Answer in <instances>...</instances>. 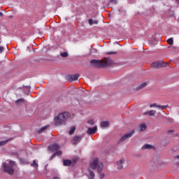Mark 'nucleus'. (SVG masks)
Wrapping results in <instances>:
<instances>
[{"mask_svg":"<svg viewBox=\"0 0 179 179\" xmlns=\"http://www.w3.org/2000/svg\"><path fill=\"white\" fill-rule=\"evenodd\" d=\"M103 163L99 162V159L96 158L94 159L91 163L89 170V179H94V172H93L92 170H96L97 169L98 173H101V170H103Z\"/></svg>","mask_w":179,"mask_h":179,"instance_id":"f257e3e1","label":"nucleus"},{"mask_svg":"<svg viewBox=\"0 0 179 179\" xmlns=\"http://www.w3.org/2000/svg\"><path fill=\"white\" fill-rule=\"evenodd\" d=\"M92 66H96L99 68H105V66H110V65H113L114 60L111 59L110 57L104 58L102 60L92 59L90 61Z\"/></svg>","mask_w":179,"mask_h":179,"instance_id":"f03ea898","label":"nucleus"},{"mask_svg":"<svg viewBox=\"0 0 179 179\" xmlns=\"http://www.w3.org/2000/svg\"><path fill=\"white\" fill-rule=\"evenodd\" d=\"M71 118V113L68 112L61 113L55 117V125H65L66 120Z\"/></svg>","mask_w":179,"mask_h":179,"instance_id":"7ed1b4c3","label":"nucleus"},{"mask_svg":"<svg viewBox=\"0 0 179 179\" xmlns=\"http://www.w3.org/2000/svg\"><path fill=\"white\" fill-rule=\"evenodd\" d=\"M71 118V113L68 112L61 113L55 117V125H65L66 120Z\"/></svg>","mask_w":179,"mask_h":179,"instance_id":"20e7f679","label":"nucleus"},{"mask_svg":"<svg viewBox=\"0 0 179 179\" xmlns=\"http://www.w3.org/2000/svg\"><path fill=\"white\" fill-rule=\"evenodd\" d=\"M15 166V162L8 161V163H3V170L6 173H8L10 176H13L15 173V169H13V166Z\"/></svg>","mask_w":179,"mask_h":179,"instance_id":"39448f33","label":"nucleus"},{"mask_svg":"<svg viewBox=\"0 0 179 179\" xmlns=\"http://www.w3.org/2000/svg\"><path fill=\"white\" fill-rule=\"evenodd\" d=\"M151 66L152 68H155L156 69L159 68H166V66H169V63H164L163 62H157L152 63Z\"/></svg>","mask_w":179,"mask_h":179,"instance_id":"423d86ee","label":"nucleus"},{"mask_svg":"<svg viewBox=\"0 0 179 179\" xmlns=\"http://www.w3.org/2000/svg\"><path fill=\"white\" fill-rule=\"evenodd\" d=\"M135 134V130L131 131V132L124 134L120 139V142L122 143L124 141H127L129 138H132V136Z\"/></svg>","mask_w":179,"mask_h":179,"instance_id":"0eeeda50","label":"nucleus"},{"mask_svg":"<svg viewBox=\"0 0 179 179\" xmlns=\"http://www.w3.org/2000/svg\"><path fill=\"white\" fill-rule=\"evenodd\" d=\"M124 163H125V159L124 158H121L119 161L117 162L118 170H122V169H123Z\"/></svg>","mask_w":179,"mask_h":179,"instance_id":"6e6552de","label":"nucleus"},{"mask_svg":"<svg viewBox=\"0 0 179 179\" xmlns=\"http://www.w3.org/2000/svg\"><path fill=\"white\" fill-rule=\"evenodd\" d=\"M59 149H61V148L58 144H54L48 148L50 152H57V150H59Z\"/></svg>","mask_w":179,"mask_h":179,"instance_id":"1a4fd4ad","label":"nucleus"},{"mask_svg":"<svg viewBox=\"0 0 179 179\" xmlns=\"http://www.w3.org/2000/svg\"><path fill=\"white\" fill-rule=\"evenodd\" d=\"M82 141V136H76L73 138L72 144L73 145H78L79 142Z\"/></svg>","mask_w":179,"mask_h":179,"instance_id":"9d476101","label":"nucleus"},{"mask_svg":"<svg viewBox=\"0 0 179 179\" xmlns=\"http://www.w3.org/2000/svg\"><path fill=\"white\" fill-rule=\"evenodd\" d=\"M96 131H97V127H90L87 131V134H89V135H94V134H96Z\"/></svg>","mask_w":179,"mask_h":179,"instance_id":"9b49d317","label":"nucleus"},{"mask_svg":"<svg viewBox=\"0 0 179 179\" xmlns=\"http://www.w3.org/2000/svg\"><path fill=\"white\" fill-rule=\"evenodd\" d=\"M146 86H148V83H143V84L138 85L137 87H136V92L139 91V90H142V89H145V87H146Z\"/></svg>","mask_w":179,"mask_h":179,"instance_id":"f8f14e48","label":"nucleus"},{"mask_svg":"<svg viewBox=\"0 0 179 179\" xmlns=\"http://www.w3.org/2000/svg\"><path fill=\"white\" fill-rule=\"evenodd\" d=\"M146 114H148V115H150V117H153L156 114V110H149L148 112L144 113L143 115H146Z\"/></svg>","mask_w":179,"mask_h":179,"instance_id":"ddd939ff","label":"nucleus"},{"mask_svg":"<svg viewBox=\"0 0 179 179\" xmlns=\"http://www.w3.org/2000/svg\"><path fill=\"white\" fill-rule=\"evenodd\" d=\"M145 130H146V124H141L138 129V132H143V131H145Z\"/></svg>","mask_w":179,"mask_h":179,"instance_id":"4468645a","label":"nucleus"},{"mask_svg":"<svg viewBox=\"0 0 179 179\" xmlns=\"http://www.w3.org/2000/svg\"><path fill=\"white\" fill-rule=\"evenodd\" d=\"M142 149L143 150H145V149H148V150L153 149V145H149V144H145L143 146Z\"/></svg>","mask_w":179,"mask_h":179,"instance_id":"2eb2a0df","label":"nucleus"},{"mask_svg":"<svg viewBox=\"0 0 179 179\" xmlns=\"http://www.w3.org/2000/svg\"><path fill=\"white\" fill-rule=\"evenodd\" d=\"M110 125V123H108V122H102L101 123V128H107V127H108Z\"/></svg>","mask_w":179,"mask_h":179,"instance_id":"dca6fc26","label":"nucleus"},{"mask_svg":"<svg viewBox=\"0 0 179 179\" xmlns=\"http://www.w3.org/2000/svg\"><path fill=\"white\" fill-rule=\"evenodd\" d=\"M17 106H22V104L24 103V100L23 99H20L16 101Z\"/></svg>","mask_w":179,"mask_h":179,"instance_id":"f3484780","label":"nucleus"},{"mask_svg":"<svg viewBox=\"0 0 179 179\" xmlns=\"http://www.w3.org/2000/svg\"><path fill=\"white\" fill-rule=\"evenodd\" d=\"M71 164H72V162H71V160L66 159L63 161L64 166H71Z\"/></svg>","mask_w":179,"mask_h":179,"instance_id":"a211bd4d","label":"nucleus"},{"mask_svg":"<svg viewBox=\"0 0 179 179\" xmlns=\"http://www.w3.org/2000/svg\"><path fill=\"white\" fill-rule=\"evenodd\" d=\"M79 78V74L73 75L70 76L71 80H78Z\"/></svg>","mask_w":179,"mask_h":179,"instance_id":"6ab92c4d","label":"nucleus"},{"mask_svg":"<svg viewBox=\"0 0 179 179\" xmlns=\"http://www.w3.org/2000/svg\"><path fill=\"white\" fill-rule=\"evenodd\" d=\"M88 22H89L90 24V26H92V24H97L99 23V21H97V20H92V19H90V20H88Z\"/></svg>","mask_w":179,"mask_h":179,"instance_id":"aec40b11","label":"nucleus"},{"mask_svg":"<svg viewBox=\"0 0 179 179\" xmlns=\"http://www.w3.org/2000/svg\"><path fill=\"white\" fill-rule=\"evenodd\" d=\"M31 167H34V169H38V164L36 162V160H34L32 163H31Z\"/></svg>","mask_w":179,"mask_h":179,"instance_id":"412c9836","label":"nucleus"},{"mask_svg":"<svg viewBox=\"0 0 179 179\" xmlns=\"http://www.w3.org/2000/svg\"><path fill=\"white\" fill-rule=\"evenodd\" d=\"M75 131H76V127H71L70 131H69V135H73V134H75Z\"/></svg>","mask_w":179,"mask_h":179,"instance_id":"4be33fe9","label":"nucleus"},{"mask_svg":"<svg viewBox=\"0 0 179 179\" xmlns=\"http://www.w3.org/2000/svg\"><path fill=\"white\" fill-rule=\"evenodd\" d=\"M69 56V54L67 52L60 53V57H62V58H67Z\"/></svg>","mask_w":179,"mask_h":179,"instance_id":"5701e85b","label":"nucleus"},{"mask_svg":"<svg viewBox=\"0 0 179 179\" xmlns=\"http://www.w3.org/2000/svg\"><path fill=\"white\" fill-rule=\"evenodd\" d=\"M9 142V140L3 141L0 142V146H5Z\"/></svg>","mask_w":179,"mask_h":179,"instance_id":"b1692460","label":"nucleus"},{"mask_svg":"<svg viewBox=\"0 0 179 179\" xmlns=\"http://www.w3.org/2000/svg\"><path fill=\"white\" fill-rule=\"evenodd\" d=\"M61 155H62V152L57 151L52 155V157H54L55 156H61Z\"/></svg>","mask_w":179,"mask_h":179,"instance_id":"393cba45","label":"nucleus"},{"mask_svg":"<svg viewBox=\"0 0 179 179\" xmlns=\"http://www.w3.org/2000/svg\"><path fill=\"white\" fill-rule=\"evenodd\" d=\"M106 54H107V55H114L117 54V52H115V51L106 52Z\"/></svg>","mask_w":179,"mask_h":179,"instance_id":"a878e982","label":"nucleus"},{"mask_svg":"<svg viewBox=\"0 0 179 179\" xmlns=\"http://www.w3.org/2000/svg\"><path fill=\"white\" fill-rule=\"evenodd\" d=\"M87 124H89L90 125H94V120H88Z\"/></svg>","mask_w":179,"mask_h":179,"instance_id":"bb28decb","label":"nucleus"},{"mask_svg":"<svg viewBox=\"0 0 179 179\" xmlns=\"http://www.w3.org/2000/svg\"><path fill=\"white\" fill-rule=\"evenodd\" d=\"M167 43L168 44H170V45H173V38L168 39Z\"/></svg>","mask_w":179,"mask_h":179,"instance_id":"cd10ccee","label":"nucleus"},{"mask_svg":"<svg viewBox=\"0 0 179 179\" xmlns=\"http://www.w3.org/2000/svg\"><path fill=\"white\" fill-rule=\"evenodd\" d=\"M47 128H48V126L43 127L41 128L38 132H43V131H45V129H47Z\"/></svg>","mask_w":179,"mask_h":179,"instance_id":"c85d7f7f","label":"nucleus"},{"mask_svg":"<svg viewBox=\"0 0 179 179\" xmlns=\"http://www.w3.org/2000/svg\"><path fill=\"white\" fill-rule=\"evenodd\" d=\"M150 108H153V107L157 108V103H153L150 105Z\"/></svg>","mask_w":179,"mask_h":179,"instance_id":"c756f323","label":"nucleus"},{"mask_svg":"<svg viewBox=\"0 0 179 179\" xmlns=\"http://www.w3.org/2000/svg\"><path fill=\"white\" fill-rule=\"evenodd\" d=\"M164 108H169V105H166V106H162L161 110H164Z\"/></svg>","mask_w":179,"mask_h":179,"instance_id":"7c9ffc66","label":"nucleus"},{"mask_svg":"<svg viewBox=\"0 0 179 179\" xmlns=\"http://www.w3.org/2000/svg\"><path fill=\"white\" fill-rule=\"evenodd\" d=\"M103 177H105L104 173H100L99 178H100L101 179H103Z\"/></svg>","mask_w":179,"mask_h":179,"instance_id":"2f4dec72","label":"nucleus"},{"mask_svg":"<svg viewBox=\"0 0 179 179\" xmlns=\"http://www.w3.org/2000/svg\"><path fill=\"white\" fill-rule=\"evenodd\" d=\"M110 2L117 4V0H110Z\"/></svg>","mask_w":179,"mask_h":179,"instance_id":"473e14b6","label":"nucleus"},{"mask_svg":"<svg viewBox=\"0 0 179 179\" xmlns=\"http://www.w3.org/2000/svg\"><path fill=\"white\" fill-rule=\"evenodd\" d=\"M4 48L2 46H0V53L3 51Z\"/></svg>","mask_w":179,"mask_h":179,"instance_id":"72a5a7b5","label":"nucleus"},{"mask_svg":"<svg viewBox=\"0 0 179 179\" xmlns=\"http://www.w3.org/2000/svg\"><path fill=\"white\" fill-rule=\"evenodd\" d=\"M157 108L162 110V105H157Z\"/></svg>","mask_w":179,"mask_h":179,"instance_id":"f704fd0d","label":"nucleus"},{"mask_svg":"<svg viewBox=\"0 0 179 179\" xmlns=\"http://www.w3.org/2000/svg\"><path fill=\"white\" fill-rule=\"evenodd\" d=\"M175 159L179 160V155L176 156V157H175Z\"/></svg>","mask_w":179,"mask_h":179,"instance_id":"c9c22d12","label":"nucleus"},{"mask_svg":"<svg viewBox=\"0 0 179 179\" xmlns=\"http://www.w3.org/2000/svg\"><path fill=\"white\" fill-rule=\"evenodd\" d=\"M2 16H3V13L0 12V17H2Z\"/></svg>","mask_w":179,"mask_h":179,"instance_id":"e433bc0d","label":"nucleus"},{"mask_svg":"<svg viewBox=\"0 0 179 179\" xmlns=\"http://www.w3.org/2000/svg\"><path fill=\"white\" fill-rule=\"evenodd\" d=\"M92 51L94 52H97V50H96V49H93Z\"/></svg>","mask_w":179,"mask_h":179,"instance_id":"4c0bfd02","label":"nucleus"},{"mask_svg":"<svg viewBox=\"0 0 179 179\" xmlns=\"http://www.w3.org/2000/svg\"><path fill=\"white\" fill-rule=\"evenodd\" d=\"M168 132L170 134V132H174V131L173 130H169Z\"/></svg>","mask_w":179,"mask_h":179,"instance_id":"58836bf2","label":"nucleus"},{"mask_svg":"<svg viewBox=\"0 0 179 179\" xmlns=\"http://www.w3.org/2000/svg\"><path fill=\"white\" fill-rule=\"evenodd\" d=\"M176 2L177 3H179V0H176Z\"/></svg>","mask_w":179,"mask_h":179,"instance_id":"ea45409f","label":"nucleus"},{"mask_svg":"<svg viewBox=\"0 0 179 179\" xmlns=\"http://www.w3.org/2000/svg\"><path fill=\"white\" fill-rule=\"evenodd\" d=\"M176 136H179V134H177L176 135Z\"/></svg>","mask_w":179,"mask_h":179,"instance_id":"a19ab883","label":"nucleus"},{"mask_svg":"<svg viewBox=\"0 0 179 179\" xmlns=\"http://www.w3.org/2000/svg\"><path fill=\"white\" fill-rule=\"evenodd\" d=\"M0 44H1V41H0Z\"/></svg>","mask_w":179,"mask_h":179,"instance_id":"79ce46f5","label":"nucleus"}]
</instances>
